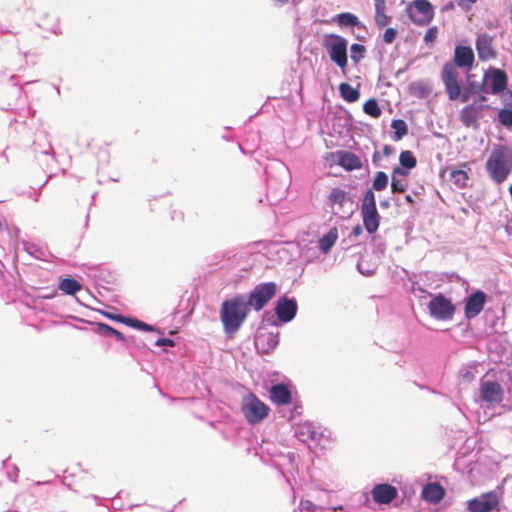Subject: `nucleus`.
I'll return each instance as SVG.
<instances>
[{"label":"nucleus","mask_w":512,"mask_h":512,"mask_svg":"<svg viewBox=\"0 0 512 512\" xmlns=\"http://www.w3.org/2000/svg\"><path fill=\"white\" fill-rule=\"evenodd\" d=\"M471 91L469 89H465L463 93L460 92L461 101L467 102L470 98Z\"/></svg>","instance_id":"48"},{"label":"nucleus","mask_w":512,"mask_h":512,"mask_svg":"<svg viewBox=\"0 0 512 512\" xmlns=\"http://www.w3.org/2000/svg\"><path fill=\"white\" fill-rule=\"evenodd\" d=\"M59 289L67 295H75L82 289V285L75 279L64 278L59 283Z\"/></svg>","instance_id":"27"},{"label":"nucleus","mask_w":512,"mask_h":512,"mask_svg":"<svg viewBox=\"0 0 512 512\" xmlns=\"http://www.w3.org/2000/svg\"><path fill=\"white\" fill-rule=\"evenodd\" d=\"M437 36V30L436 28H429L425 34L424 40L426 42H432L436 39Z\"/></svg>","instance_id":"44"},{"label":"nucleus","mask_w":512,"mask_h":512,"mask_svg":"<svg viewBox=\"0 0 512 512\" xmlns=\"http://www.w3.org/2000/svg\"><path fill=\"white\" fill-rule=\"evenodd\" d=\"M119 322L142 331H154V327L137 319L119 316Z\"/></svg>","instance_id":"32"},{"label":"nucleus","mask_w":512,"mask_h":512,"mask_svg":"<svg viewBox=\"0 0 512 512\" xmlns=\"http://www.w3.org/2000/svg\"><path fill=\"white\" fill-rule=\"evenodd\" d=\"M342 509V506H338V507H334L333 510L336 511V510H341Z\"/></svg>","instance_id":"54"},{"label":"nucleus","mask_w":512,"mask_h":512,"mask_svg":"<svg viewBox=\"0 0 512 512\" xmlns=\"http://www.w3.org/2000/svg\"><path fill=\"white\" fill-rule=\"evenodd\" d=\"M450 181L459 189L468 187L471 168L467 163H462L458 168L448 167Z\"/></svg>","instance_id":"16"},{"label":"nucleus","mask_w":512,"mask_h":512,"mask_svg":"<svg viewBox=\"0 0 512 512\" xmlns=\"http://www.w3.org/2000/svg\"><path fill=\"white\" fill-rule=\"evenodd\" d=\"M474 58V52L471 47L457 45L454 51V62H447L443 66L442 81L449 100L455 101L460 96L457 67L470 69L474 63Z\"/></svg>","instance_id":"1"},{"label":"nucleus","mask_w":512,"mask_h":512,"mask_svg":"<svg viewBox=\"0 0 512 512\" xmlns=\"http://www.w3.org/2000/svg\"><path fill=\"white\" fill-rule=\"evenodd\" d=\"M322 46L327 51L330 60L344 71L348 62V40L338 34H325L322 38Z\"/></svg>","instance_id":"4"},{"label":"nucleus","mask_w":512,"mask_h":512,"mask_svg":"<svg viewBox=\"0 0 512 512\" xmlns=\"http://www.w3.org/2000/svg\"><path fill=\"white\" fill-rule=\"evenodd\" d=\"M478 58L481 61H489L495 59L497 52L493 47V37L487 33L479 34L475 42Z\"/></svg>","instance_id":"14"},{"label":"nucleus","mask_w":512,"mask_h":512,"mask_svg":"<svg viewBox=\"0 0 512 512\" xmlns=\"http://www.w3.org/2000/svg\"><path fill=\"white\" fill-rule=\"evenodd\" d=\"M406 10L411 21L417 25H427L434 17L433 6L428 0H414Z\"/></svg>","instance_id":"10"},{"label":"nucleus","mask_w":512,"mask_h":512,"mask_svg":"<svg viewBox=\"0 0 512 512\" xmlns=\"http://www.w3.org/2000/svg\"><path fill=\"white\" fill-rule=\"evenodd\" d=\"M463 377H464L466 380L471 381V380H473L474 375H473V373H472V372H470V371H466V372L463 374Z\"/></svg>","instance_id":"49"},{"label":"nucleus","mask_w":512,"mask_h":512,"mask_svg":"<svg viewBox=\"0 0 512 512\" xmlns=\"http://www.w3.org/2000/svg\"><path fill=\"white\" fill-rule=\"evenodd\" d=\"M388 183H389L388 175L385 172L379 171L376 173V175L374 177V180L372 183V188L370 190L382 191L387 188Z\"/></svg>","instance_id":"33"},{"label":"nucleus","mask_w":512,"mask_h":512,"mask_svg":"<svg viewBox=\"0 0 512 512\" xmlns=\"http://www.w3.org/2000/svg\"><path fill=\"white\" fill-rule=\"evenodd\" d=\"M357 269L358 271L362 274V275H365V276H371L374 274L375 272V268H367V269H364V261L363 260H360L358 263H357Z\"/></svg>","instance_id":"42"},{"label":"nucleus","mask_w":512,"mask_h":512,"mask_svg":"<svg viewBox=\"0 0 512 512\" xmlns=\"http://www.w3.org/2000/svg\"><path fill=\"white\" fill-rule=\"evenodd\" d=\"M363 110L366 114H368L374 118L380 117V115L382 113V111L375 99H369L368 101H366L363 105Z\"/></svg>","instance_id":"36"},{"label":"nucleus","mask_w":512,"mask_h":512,"mask_svg":"<svg viewBox=\"0 0 512 512\" xmlns=\"http://www.w3.org/2000/svg\"><path fill=\"white\" fill-rule=\"evenodd\" d=\"M156 346H174V341L169 338H160L155 342Z\"/></svg>","instance_id":"46"},{"label":"nucleus","mask_w":512,"mask_h":512,"mask_svg":"<svg viewBox=\"0 0 512 512\" xmlns=\"http://www.w3.org/2000/svg\"><path fill=\"white\" fill-rule=\"evenodd\" d=\"M499 122L506 126H512V109H501L498 114Z\"/></svg>","instance_id":"38"},{"label":"nucleus","mask_w":512,"mask_h":512,"mask_svg":"<svg viewBox=\"0 0 512 512\" xmlns=\"http://www.w3.org/2000/svg\"><path fill=\"white\" fill-rule=\"evenodd\" d=\"M374 4H375V13L386 12L385 0H374Z\"/></svg>","instance_id":"45"},{"label":"nucleus","mask_w":512,"mask_h":512,"mask_svg":"<svg viewBox=\"0 0 512 512\" xmlns=\"http://www.w3.org/2000/svg\"><path fill=\"white\" fill-rule=\"evenodd\" d=\"M270 398L277 405H286L291 401V392L285 384L279 383L271 387Z\"/></svg>","instance_id":"22"},{"label":"nucleus","mask_w":512,"mask_h":512,"mask_svg":"<svg viewBox=\"0 0 512 512\" xmlns=\"http://www.w3.org/2000/svg\"><path fill=\"white\" fill-rule=\"evenodd\" d=\"M22 246L24 251L35 259H44L46 256L45 250L34 242L22 241Z\"/></svg>","instance_id":"28"},{"label":"nucleus","mask_w":512,"mask_h":512,"mask_svg":"<svg viewBox=\"0 0 512 512\" xmlns=\"http://www.w3.org/2000/svg\"><path fill=\"white\" fill-rule=\"evenodd\" d=\"M339 92L341 97L349 103L356 102L360 97L359 91L348 83H341Z\"/></svg>","instance_id":"26"},{"label":"nucleus","mask_w":512,"mask_h":512,"mask_svg":"<svg viewBox=\"0 0 512 512\" xmlns=\"http://www.w3.org/2000/svg\"><path fill=\"white\" fill-rule=\"evenodd\" d=\"M391 128L394 130L393 139L395 141L401 140L408 133L407 124L402 119L392 120Z\"/></svg>","instance_id":"29"},{"label":"nucleus","mask_w":512,"mask_h":512,"mask_svg":"<svg viewBox=\"0 0 512 512\" xmlns=\"http://www.w3.org/2000/svg\"><path fill=\"white\" fill-rule=\"evenodd\" d=\"M405 200L409 203H413V198L411 197V195H406Z\"/></svg>","instance_id":"51"},{"label":"nucleus","mask_w":512,"mask_h":512,"mask_svg":"<svg viewBox=\"0 0 512 512\" xmlns=\"http://www.w3.org/2000/svg\"><path fill=\"white\" fill-rule=\"evenodd\" d=\"M97 333H99L101 335H106V336H113L116 339L121 340V341L124 340V336L122 335L121 332H119L118 330L114 329L113 327H111L105 323L97 324Z\"/></svg>","instance_id":"35"},{"label":"nucleus","mask_w":512,"mask_h":512,"mask_svg":"<svg viewBox=\"0 0 512 512\" xmlns=\"http://www.w3.org/2000/svg\"><path fill=\"white\" fill-rule=\"evenodd\" d=\"M486 302V295L483 291L477 290L473 292L465 302V317L472 319L478 316L484 308Z\"/></svg>","instance_id":"15"},{"label":"nucleus","mask_w":512,"mask_h":512,"mask_svg":"<svg viewBox=\"0 0 512 512\" xmlns=\"http://www.w3.org/2000/svg\"><path fill=\"white\" fill-rule=\"evenodd\" d=\"M375 502L379 504H389L397 496V489L390 484H378L371 491Z\"/></svg>","instance_id":"17"},{"label":"nucleus","mask_w":512,"mask_h":512,"mask_svg":"<svg viewBox=\"0 0 512 512\" xmlns=\"http://www.w3.org/2000/svg\"><path fill=\"white\" fill-rule=\"evenodd\" d=\"M428 310L432 318L447 321L453 318L455 307L448 298L438 293L429 301Z\"/></svg>","instance_id":"9"},{"label":"nucleus","mask_w":512,"mask_h":512,"mask_svg":"<svg viewBox=\"0 0 512 512\" xmlns=\"http://www.w3.org/2000/svg\"><path fill=\"white\" fill-rule=\"evenodd\" d=\"M470 4H474L477 2V0H468Z\"/></svg>","instance_id":"55"},{"label":"nucleus","mask_w":512,"mask_h":512,"mask_svg":"<svg viewBox=\"0 0 512 512\" xmlns=\"http://www.w3.org/2000/svg\"><path fill=\"white\" fill-rule=\"evenodd\" d=\"M389 152H390V147L389 146H385L384 147V153L388 155Z\"/></svg>","instance_id":"52"},{"label":"nucleus","mask_w":512,"mask_h":512,"mask_svg":"<svg viewBox=\"0 0 512 512\" xmlns=\"http://www.w3.org/2000/svg\"><path fill=\"white\" fill-rule=\"evenodd\" d=\"M335 19L337 23L343 27H355L360 25L358 17L351 13L338 14Z\"/></svg>","instance_id":"31"},{"label":"nucleus","mask_w":512,"mask_h":512,"mask_svg":"<svg viewBox=\"0 0 512 512\" xmlns=\"http://www.w3.org/2000/svg\"><path fill=\"white\" fill-rule=\"evenodd\" d=\"M480 398L482 401L495 405L503 400V389L501 385L492 380L481 381L479 387Z\"/></svg>","instance_id":"12"},{"label":"nucleus","mask_w":512,"mask_h":512,"mask_svg":"<svg viewBox=\"0 0 512 512\" xmlns=\"http://www.w3.org/2000/svg\"><path fill=\"white\" fill-rule=\"evenodd\" d=\"M480 87H481V85H478L477 83L472 82V83L469 84V88L468 89L471 91V93H479V100L480 101H485L486 98L481 95L483 93L480 91Z\"/></svg>","instance_id":"43"},{"label":"nucleus","mask_w":512,"mask_h":512,"mask_svg":"<svg viewBox=\"0 0 512 512\" xmlns=\"http://www.w3.org/2000/svg\"><path fill=\"white\" fill-rule=\"evenodd\" d=\"M378 153L375 152L374 155H373V159L375 160V158L377 157Z\"/></svg>","instance_id":"56"},{"label":"nucleus","mask_w":512,"mask_h":512,"mask_svg":"<svg viewBox=\"0 0 512 512\" xmlns=\"http://www.w3.org/2000/svg\"><path fill=\"white\" fill-rule=\"evenodd\" d=\"M508 78L506 73L497 68H489L483 77L480 91L484 94H499L507 87Z\"/></svg>","instance_id":"8"},{"label":"nucleus","mask_w":512,"mask_h":512,"mask_svg":"<svg viewBox=\"0 0 512 512\" xmlns=\"http://www.w3.org/2000/svg\"><path fill=\"white\" fill-rule=\"evenodd\" d=\"M444 497V489L438 483L427 484L422 490V498L429 503L436 504Z\"/></svg>","instance_id":"24"},{"label":"nucleus","mask_w":512,"mask_h":512,"mask_svg":"<svg viewBox=\"0 0 512 512\" xmlns=\"http://www.w3.org/2000/svg\"><path fill=\"white\" fill-rule=\"evenodd\" d=\"M362 234V228L357 225L355 226L352 231H351V234H350V238L354 237V238H357L358 236H360Z\"/></svg>","instance_id":"47"},{"label":"nucleus","mask_w":512,"mask_h":512,"mask_svg":"<svg viewBox=\"0 0 512 512\" xmlns=\"http://www.w3.org/2000/svg\"><path fill=\"white\" fill-rule=\"evenodd\" d=\"M348 200V193L340 188H333L328 196L330 204L342 206Z\"/></svg>","instance_id":"30"},{"label":"nucleus","mask_w":512,"mask_h":512,"mask_svg":"<svg viewBox=\"0 0 512 512\" xmlns=\"http://www.w3.org/2000/svg\"><path fill=\"white\" fill-rule=\"evenodd\" d=\"M491 180L501 184L512 172V147L497 145L491 151L485 165Z\"/></svg>","instance_id":"3"},{"label":"nucleus","mask_w":512,"mask_h":512,"mask_svg":"<svg viewBox=\"0 0 512 512\" xmlns=\"http://www.w3.org/2000/svg\"><path fill=\"white\" fill-rule=\"evenodd\" d=\"M279 338L278 333H260L255 338V346L258 352L262 354H268L278 345Z\"/></svg>","instance_id":"18"},{"label":"nucleus","mask_w":512,"mask_h":512,"mask_svg":"<svg viewBox=\"0 0 512 512\" xmlns=\"http://www.w3.org/2000/svg\"><path fill=\"white\" fill-rule=\"evenodd\" d=\"M338 165L347 171H353L362 167L361 159L354 153L348 151H339Z\"/></svg>","instance_id":"21"},{"label":"nucleus","mask_w":512,"mask_h":512,"mask_svg":"<svg viewBox=\"0 0 512 512\" xmlns=\"http://www.w3.org/2000/svg\"><path fill=\"white\" fill-rule=\"evenodd\" d=\"M481 110L482 106H475L473 104L463 107L459 115L461 123L466 127L475 126Z\"/></svg>","instance_id":"20"},{"label":"nucleus","mask_w":512,"mask_h":512,"mask_svg":"<svg viewBox=\"0 0 512 512\" xmlns=\"http://www.w3.org/2000/svg\"><path fill=\"white\" fill-rule=\"evenodd\" d=\"M361 216L366 231L370 234L377 231L379 227L380 216L376 208L375 194L372 190H367L361 203Z\"/></svg>","instance_id":"7"},{"label":"nucleus","mask_w":512,"mask_h":512,"mask_svg":"<svg viewBox=\"0 0 512 512\" xmlns=\"http://www.w3.org/2000/svg\"><path fill=\"white\" fill-rule=\"evenodd\" d=\"M298 305L295 299L280 297L275 306V313L280 321L288 323L292 321L297 313Z\"/></svg>","instance_id":"13"},{"label":"nucleus","mask_w":512,"mask_h":512,"mask_svg":"<svg viewBox=\"0 0 512 512\" xmlns=\"http://www.w3.org/2000/svg\"><path fill=\"white\" fill-rule=\"evenodd\" d=\"M391 18L384 13H375V24L379 29H382L390 23Z\"/></svg>","instance_id":"39"},{"label":"nucleus","mask_w":512,"mask_h":512,"mask_svg":"<svg viewBox=\"0 0 512 512\" xmlns=\"http://www.w3.org/2000/svg\"><path fill=\"white\" fill-rule=\"evenodd\" d=\"M250 307L246 303V294H238L221 304L220 319L226 334H235L245 322Z\"/></svg>","instance_id":"2"},{"label":"nucleus","mask_w":512,"mask_h":512,"mask_svg":"<svg viewBox=\"0 0 512 512\" xmlns=\"http://www.w3.org/2000/svg\"><path fill=\"white\" fill-rule=\"evenodd\" d=\"M119 316H120V315H116V316H109V317H110L111 319L116 320V321H118V322H119Z\"/></svg>","instance_id":"53"},{"label":"nucleus","mask_w":512,"mask_h":512,"mask_svg":"<svg viewBox=\"0 0 512 512\" xmlns=\"http://www.w3.org/2000/svg\"><path fill=\"white\" fill-rule=\"evenodd\" d=\"M338 237V229L336 227L330 228V230L319 239V249L324 254H327L336 243Z\"/></svg>","instance_id":"25"},{"label":"nucleus","mask_w":512,"mask_h":512,"mask_svg":"<svg viewBox=\"0 0 512 512\" xmlns=\"http://www.w3.org/2000/svg\"><path fill=\"white\" fill-rule=\"evenodd\" d=\"M380 206L382 208H386L387 209V208L390 207V201L389 200H382V201H380Z\"/></svg>","instance_id":"50"},{"label":"nucleus","mask_w":512,"mask_h":512,"mask_svg":"<svg viewBox=\"0 0 512 512\" xmlns=\"http://www.w3.org/2000/svg\"><path fill=\"white\" fill-rule=\"evenodd\" d=\"M499 498L496 492L490 491L481 494L467 502V509L470 512H490L497 509Z\"/></svg>","instance_id":"11"},{"label":"nucleus","mask_w":512,"mask_h":512,"mask_svg":"<svg viewBox=\"0 0 512 512\" xmlns=\"http://www.w3.org/2000/svg\"><path fill=\"white\" fill-rule=\"evenodd\" d=\"M365 47L362 44L354 43L350 47L351 59L355 64L359 63L365 57Z\"/></svg>","instance_id":"37"},{"label":"nucleus","mask_w":512,"mask_h":512,"mask_svg":"<svg viewBox=\"0 0 512 512\" xmlns=\"http://www.w3.org/2000/svg\"><path fill=\"white\" fill-rule=\"evenodd\" d=\"M295 435L302 442H307L309 440L316 441L321 436L315 426L310 422L299 424L295 430Z\"/></svg>","instance_id":"23"},{"label":"nucleus","mask_w":512,"mask_h":512,"mask_svg":"<svg viewBox=\"0 0 512 512\" xmlns=\"http://www.w3.org/2000/svg\"><path fill=\"white\" fill-rule=\"evenodd\" d=\"M409 172L404 168L395 167L391 176V190L392 193H403L408 187L407 176Z\"/></svg>","instance_id":"19"},{"label":"nucleus","mask_w":512,"mask_h":512,"mask_svg":"<svg viewBox=\"0 0 512 512\" xmlns=\"http://www.w3.org/2000/svg\"><path fill=\"white\" fill-rule=\"evenodd\" d=\"M241 411L246 421L251 425H255L268 416L270 409L255 394L248 392L242 397Z\"/></svg>","instance_id":"5"},{"label":"nucleus","mask_w":512,"mask_h":512,"mask_svg":"<svg viewBox=\"0 0 512 512\" xmlns=\"http://www.w3.org/2000/svg\"><path fill=\"white\" fill-rule=\"evenodd\" d=\"M277 285L274 282H264L256 285L248 295L246 303L255 311L262 310L266 304L276 295Z\"/></svg>","instance_id":"6"},{"label":"nucleus","mask_w":512,"mask_h":512,"mask_svg":"<svg viewBox=\"0 0 512 512\" xmlns=\"http://www.w3.org/2000/svg\"><path fill=\"white\" fill-rule=\"evenodd\" d=\"M300 512H313V511H316L317 509H322L321 507H318L317 505H315L313 502L309 501V500H302L300 502Z\"/></svg>","instance_id":"40"},{"label":"nucleus","mask_w":512,"mask_h":512,"mask_svg":"<svg viewBox=\"0 0 512 512\" xmlns=\"http://www.w3.org/2000/svg\"><path fill=\"white\" fill-rule=\"evenodd\" d=\"M397 36V31L394 28H387L383 35V41L386 44H391Z\"/></svg>","instance_id":"41"},{"label":"nucleus","mask_w":512,"mask_h":512,"mask_svg":"<svg viewBox=\"0 0 512 512\" xmlns=\"http://www.w3.org/2000/svg\"><path fill=\"white\" fill-rule=\"evenodd\" d=\"M400 168H404L409 172L410 169L416 166V158L410 151H402L399 156Z\"/></svg>","instance_id":"34"}]
</instances>
